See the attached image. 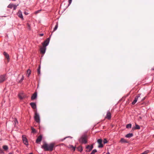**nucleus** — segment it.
<instances>
[{"mask_svg": "<svg viewBox=\"0 0 154 154\" xmlns=\"http://www.w3.org/2000/svg\"><path fill=\"white\" fill-rule=\"evenodd\" d=\"M54 143H51L49 144L45 143L42 146V148L44 149L45 151H52L54 149Z\"/></svg>", "mask_w": 154, "mask_h": 154, "instance_id": "obj_1", "label": "nucleus"}, {"mask_svg": "<svg viewBox=\"0 0 154 154\" xmlns=\"http://www.w3.org/2000/svg\"><path fill=\"white\" fill-rule=\"evenodd\" d=\"M88 137L87 135L86 134H84L82 135L79 139V142L84 144H86L87 143V138Z\"/></svg>", "mask_w": 154, "mask_h": 154, "instance_id": "obj_2", "label": "nucleus"}, {"mask_svg": "<svg viewBox=\"0 0 154 154\" xmlns=\"http://www.w3.org/2000/svg\"><path fill=\"white\" fill-rule=\"evenodd\" d=\"M34 119L35 120L37 123H40V116L39 114L36 111L35 112Z\"/></svg>", "mask_w": 154, "mask_h": 154, "instance_id": "obj_3", "label": "nucleus"}, {"mask_svg": "<svg viewBox=\"0 0 154 154\" xmlns=\"http://www.w3.org/2000/svg\"><path fill=\"white\" fill-rule=\"evenodd\" d=\"M51 35L52 34L50 35L49 37L43 43L42 45L43 47H46L48 45L50 40V38Z\"/></svg>", "mask_w": 154, "mask_h": 154, "instance_id": "obj_4", "label": "nucleus"}, {"mask_svg": "<svg viewBox=\"0 0 154 154\" xmlns=\"http://www.w3.org/2000/svg\"><path fill=\"white\" fill-rule=\"evenodd\" d=\"M22 137L23 143L26 146L28 145V140L26 137H25L24 135H23L22 136Z\"/></svg>", "mask_w": 154, "mask_h": 154, "instance_id": "obj_5", "label": "nucleus"}, {"mask_svg": "<svg viewBox=\"0 0 154 154\" xmlns=\"http://www.w3.org/2000/svg\"><path fill=\"white\" fill-rule=\"evenodd\" d=\"M140 94H139L135 97L134 100L132 103V105L135 104L137 102L138 100V98L140 97Z\"/></svg>", "mask_w": 154, "mask_h": 154, "instance_id": "obj_6", "label": "nucleus"}, {"mask_svg": "<svg viewBox=\"0 0 154 154\" xmlns=\"http://www.w3.org/2000/svg\"><path fill=\"white\" fill-rule=\"evenodd\" d=\"M105 118L108 120H110L111 118V115L109 110H108L106 113Z\"/></svg>", "mask_w": 154, "mask_h": 154, "instance_id": "obj_7", "label": "nucleus"}, {"mask_svg": "<svg viewBox=\"0 0 154 154\" xmlns=\"http://www.w3.org/2000/svg\"><path fill=\"white\" fill-rule=\"evenodd\" d=\"M6 79V75H2L0 76V83L4 82Z\"/></svg>", "mask_w": 154, "mask_h": 154, "instance_id": "obj_8", "label": "nucleus"}, {"mask_svg": "<svg viewBox=\"0 0 154 154\" xmlns=\"http://www.w3.org/2000/svg\"><path fill=\"white\" fill-rule=\"evenodd\" d=\"M93 148V145H91V146L89 145H88L86 147V148L88 149V151L86 150V152H90L91 151Z\"/></svg>", "mask_w": 154, "mask_h": 154, "instance_id": "obj_9", "label": "nucleus"}, {"mask_svg": "<svg viewBox=\"0 0 154 154\" xmlns=\"http://www.w3.org/2000/svg\"><path fill=\"white\" fill-rule=\"evenodd\" d=\"M140 126L138 125L136 123H135V126L132 127V130H138L140 129Z\"/></svg>", "mask_w": 154, "mask_h": 154, "instance_id": "obj_10", "label": "nucleus"}, {"mask_svg": "<svg viewBox=\"0 0 154 154\" xmlns=\"http://www.w3.org/2000/svg\"><path fill=\"white\" fill-rule=\"evenodd\" d=\"M42 136L41 135L39 136L36 140V143H39L42 140Z\"/></svg>", "mask_w": 154, "mask_h": 154, "instance_id": "obj_11", "label": "nucleus"}, {"mask_svg": "<svg viewBox=\"0 0 154 154\" xmlns=\"http://www.w3.org/2000/svg\"><path fill=\"white\" fill-rule=\"evenodd\" d=\"M30 105L33 109H36V105L35 103L31 102L30 103Z\"/></svg>", "mask_w": 154, "mask_h": 154, "instance_id": "obj_12", "label": "nucleus"}, {"mask_svg": "<svg viewBox=\"0 0 154 154\" xmlns=\"http://www.w3.org/2000/svg\"><path fill=\"white\" fill-rule=\"evenodd\" d=\"M37 97V93L36 92H35L32 95L31 97V99L33 100L36 99Z\"/></svg>", "mask_w": 154, "mask_h": 154, "instance_id": "obj_13", "label": "nucleus"}, {"mask_svg": "<svg viewBox=\"0 0 154 154\" xmlns=\"http://www.w3.org/2000/svg\"><path fill=\"white\" fill-rule=\"evenodd\" d=\"M46 47H43L41 48L40 49L41 52L42 54H44L46 51Z\"/></svg>", "mask_w": 154, "mask_h": 154, "instance_id": "obj_14", "label": "nucleus"}, {"mask_svg": "<svg viewBox=\"0 0 154 154\" xmlns=\"http://www.w3.org/2000/svg\"><path fill=\"white\" fill-rule=\"evenodd\" d=\"M18 16L21 19H23V16L22 15V12L20 10H19L17 14Z\"/></svg>", "mask_w": 154, "mask_h": 154, "instance_id": "obj_15", "label": "nucleus"}, {"mask_svg": "<svg viewBox=\"0 0 154 154\" xmlns=\"http://www.w3.org/2000/svg\"><path fill=\"white\" fill-rule=\"evenodd\" d=\"M3 55H4L5 58L7 59V60L9 61V54L6 52L4 51L3 52Z\"/></svg>", "mask_w": 154, "mask_h": 154, "instance_id": "obj_16", "label": "nucleus"}, {"mask_svg": "<svg viewBox=\"0 0 154 154\" xmlns=\"http://www.w3.org/2000/svg\"><path fill=\"white\" fill-rule=\"evenodd\" d=\"M133 136V134L132 133H129L127 134L125 136V137L127 138H130Z\"/></svg>", "mask_w": 154, "mask_h": 154, "instance_id": "obj_17", "label": "nucleus"}, {"mask_svg": "<svg viewBox=\"0 0 154 154\" xmlns=\"http://www.w3.org/2000/svg\"><path fill=\"white\" fill-rule=\"evenodd\" d=\"M22 94H23V93L19 94L18 95L19 98L21 100L23 99L24 98V96H23Z\"/></svg>", "mask_w": 154, "mask_h": 154, "instance_id": "obj_18", "label": "nucleus"}, {"mask_svg": "<svg viewBox=\"0 0 154 154\" xmlns=\"http://www.w3.org/2000/svg\"><path fill=\"white\" fill-rule=\"evenodd\" d=\"M120 141V142L123 143H128V142L123 138H121Z\"/></svg>", "mask_w": 154, "mask_h": 154, "instance_id": "obj_19", "label": "nucleus"}, {"mask_svg": "<svg viewBox=\"0 0 154 154\" xmlns=\"http://www.w3.org/2000/svg\"><path fill=\"white\" fill-rule=\"evenodd\" d=\"M2 148L5 150H6L8 149V146H7L6 145H3L2 146Z\"/></svg>", "mask_w": 154, "mask_h": 154, "instance_id": "obj_20", "label": "nucleus"}, {"mask_svg": "<svg viewBox=\"0 0 154 154\" xmlns=\"http://www.w3.org/2000/svg\"><path fill=\"white\" fill-rule=\"evenodd\" d=\"M131 127V124L130 123L126 125V128H130Z\"/></svg>", "mask_w": 154, "mask_h": 154, "instance_id": "obj_21", "label": "nucleus"}, {"mask_svg": "<svg viewBox=\"0 0 154 154\" xmlns=\"http://www.w3.org/2000/svg\"><path fill=\"white\" fill-rule=\"evenodd\" d=\"M31 70L29 69H28L27 70V76L28 77L31 74Z\"/></svg>", "mask_w": 154, "mask_h": 154, "instance_id": "obj_22", "label": "nucleus"}, {"mask_svg": "<svg viewBox=\"0 0 154 154\" xmlns=\"http://www.w3.org/2000/svg\"><path fill=\"white\" fill-rule=\"evenodd\" d=\"M58 27V24L57 23L53 31H56Z\"/></svg>", "mask_w": 154, "mask_h": 154, "instance_id": "obj_23", "label": "nucleus"}, {"mask_svg": "<svg viewBox=\"0 0 154 154\" xmlns=\"http://www.w3.org/2000/svg\"><path fill=\"white\" fill-rule=\"evenodd\" d=\"M40 68L41 66L40 65H39L38 67V69H37V71L38 72V74H40Z\"/></svg>", "mask_w": 154, "mask_h": 154, "instance_id": "obj_24", "label": "nucleus"}, {"mask_svg": "<svg viewBox=\"0 0 154 154\" xmlns=\"http://www.w3.org/2000/svg\"><path fill=\"white\" fill-rule=\"evenodd\" d=\"M97 142L98 144L102 142V140L101 139H99L97 140Z\"/></svg>", "mask_w": 154, "mask_h": 154, "instance_id": "obj_25", "label": "nucleus"}, {"mask_svg": "<svg viewBox=\"0 0 154 154\" xmlns=\"http://www.w3.org/2000/svg\"><path fill=\"white\" fill-rule=\"evenodd\" d=\"M32 132L33 133H35L36 132V130L33 127H31Z\"/></svg>", "mask_w": 154, "mask_h": 154, "instance_id": "obj_26", "label": "nucleus"}, {"mask_svg": "<svg viewBox=\"0 0 154 154\" xmlns=\"http://www.w3.org/2000/svg\"><path fill=\"white\" fill-rule=\"evenodd\" d=\"M99 145L98 146V148H102L103 147V145L102 144V143H101V144L99 143Z\"/></svg>", "mask_w": 154, "mask_h": 154, "instance_id": "obj_27", "label": "nucleus"}, {"mask_svg": "<svg viewBox=\"0 0 154 154\" xmlns=\"http://www.w3.org/2000/svg\"><path fill=\"white\" fill-rule=\"evenodd\" d=\"M13 4H10L8 6V8H12L13 7Z\"/></svg>", "mask_w": 154, "mask_h": 154, "instance_id": "obj_28", "label": "nucleus"}, {"mask_svg": "<svg viewBox=\"0 0 154 154\" xmlns=\"http://www.w3.org/2000/svg\"><path fill=\"white\" fill-rule=\"evenodd\" d=\"M14 124L15 125V126L16 125V124L18 123V121L16 119H15L14 120Z\"/></svg>", "mask_w": 154, "mask_h": 154, "instance_id": "obj_29", "label": "nucleus"}, {"mask_svg": "<svg viewBox=\"0 0 154 154\" xmlns=\"http://www.w3.org/2000/svg\"><path fill=\"white\" fill-rule=\"evenodd\" d=\"M78 148L79 150V151L80 152H82L83 150L81 146L79 147Z\"/></svg>", "mask_w": 154, "mask_h": 154, "instance_id": "obj_30", "label": "nucleus"}, {"mask_svg": "<svg viewBox=\"0 0 154 154\" xmlns=\"http://www.w3.org/2000/svg\"><path fill=\"white\" fill-rule=\"evenodd\" d=\"M18 5V4L17 5H13V10H15L17 8V7Z\"/></svg>", "mask_w": 154, "mask_h": 154, "instance_id": "obj_31", "label": "nucleus"}, {"mask_svg": "<svg viewBox=\"0 0 154 154\" xmlns=\"http://www.w3.org/2000/svg\"><path fill=\"white\" fill-rule=\"evenodd\" d=\"M97 152V151L96 149H94L92 150L91 153L92 154H94L95 153Z\"/></svg>", "mask_w": 154, "mask_h": 154, "instance_id": "obj_32", "label": "nucleus"}, {"mask_svg": "<svg viewBox=\"0 0 154 154\" xmlns=\"http://www.w3.org/2000/svg\"><path fill=\"white\" fill-rule=\"evenodd\" d=\"M72 0H68L69 4H68V5L66 7V8L68 7L71 4V3H72Z\"/></svg>", "mask_w": 154, "mask_h": 154, "instance_id": "obj_33", "label": "nucleus"}, {"mask_svg": "<svg viewBox=\"0 0 154 154\" xmlns=\"http://www.w3.org/2000/svg\"><path fill=\"white\" fill-rule=\"evenodd\" d=\"M103 143L105 144L106 143H107L108 142V141L106 140V139L105 138L103 140Z\"/></svg>", "mask_w": 154, "mask_h": 154, "instance_id": "obj_34", "label": "nucleus"}, {"mask_svg": "<svg viewBox=\"0 0 154 154\" xmlns=\"http://www.w3.org/2000/svg\"><path fill=\"white\" fill-rule=\"evenodd\" d=\"M24 79V77L23 76V75L22 76V78H21V79L19 81V82L20 83H21L23 81V80Z\"/></svg>", "mask_w": 154, "mask_h": 154, "instance_id": "obj_35", "label": "nucleus"}, {"mask_svg": "<svg viewBox=\"0 0 154 154\" xmlns=\"http://www.w3.org/2000/svg\"><path fill=\"white\" fill-rule=\"evenodd\" d=\"M4 152L3 151L2 149L0 147V154H4Z\"/></svg>", "mask_w": 154, "mask_h": 154, "instance_id": "obj_36", "label": "nucleus"}, {"mask_svg": "<svg viewBox=\"0 0 154 154\" xmlns=\"http://www.w3.org/2000/svg\"><path fill=\"white\" fill-rule=\"evenodd\" d=\"M27 26L28 29H30V25L29 23H27Z\"/></svg>", "mask_w": 154, "mask_h": 154, "instance_id": "obj_37", "label": "nucleus"}, {"mask_svg": "<svg viewBox=\"0 0 154 154\" xmlns=\"http://www.w3.org/2000/svg\"><path fill=\"white\" fill-rule=\"evenodd\" d=\"M149 152V150H147L145 151L144 152H143V153H144V154H147Z\"/></svg>", "mask_w": 154, "mask_h": 154, "instance_id": "obj_38", "label": "nucleus"}, {"mask_svg": "<svg viewBox=\"0 0 154 154\" xmlns=\"http://www.w3.org/2000/svg\"><path fill=\"white\" fill-rule=\"evenodd\" d=\"M70 146L72 148V149L73 150L75 151V147H74L73 145H71Z\"/></svg>", "mask_w": 154, "mask_h": 154, "instance_id": "obj_39", "label": "nucleus"}, {"mask_svg": "<svg viewBox=\"0 0 154 154\" xmlns=\"http://www.w3.org/2000/svg\"><path fill=\"white\" fill-rule=\"evenodd\" d=\"M67 137H70V138H72V137H70V136H69V137H66L64 138H63V139H62V140H62V141H63L64 140H65L66 139V138H67Z\"/></svg>", "mask_w": 154, "mask_h": 154, "instance_id": "obj_40", "label": "nucleus"}, {"mask_svg": "<svg viewBox=\"0 0 154 154\" xmlns=\"http://www.w3.org/2000/svg\"><path fill=\"white\" fill-rule=\"evenodd\" d=\"M39 35L40 36H43L44 34L43 33H41L39 34Z\"/></svg>", "mask_w": 154, "mask_h": 154, "instance_id": "obj_41", "label": "nucleus"}, {"mask_svg": "<svg viewBox=\"0 0 154 154\" xmlns=\"http://www.w3.org/2000/svg\"><path fill=\"white\" fill-rule=\"evenodd\" d=\"M40 11V10H38L37 11H36L35 12V14H37Z\"/></svg>", "mask_w": 154, "mask_h": 154, "instance_id": "obj_42", "label": "nucleus"}, {"mask_svg": "<svg viewBox=\"0 0 154 154\" xmlns=\"http://www.w3.org/2000/svg\"><path fill=\"white\" fill-rule=\"evenodd\" d=\"M24 14H25V15H27V14H28V12H26V11L24 12Z\"/></svg>", "mask_w": 154, "mask_h": 154, "instance_id": "obj_43", "label": "nucleus"}, {"mask_svg": "<svg viewBox=\"0 0 154 154\" xmlns=\"http://www.w3.org/2000/svg\"><path fill=\"white\" fill-rule=\"evenodd\" d=\"M13 154V152H10L8 154Z\"/></svg>", "mask_w": 154, "mask_h": 154, "instance_id": "obj_44", "label": "nucleus"}, {"mask_svg": "<svg viewBox=\"0 0 154 154\" xmlns=\"http://www.w3.org/2000/svg\"><path fill=\"white\" fill-rule=\"evenodd\" d=\"M145 99V97H144V98H143L142 99V100H144Z\"/></svg>", "mask_w": 154, "mask_h": 154, "instance_id": "obj_45", "label": "nucleus"}, {"mask_svg": "<svg viewBox=\"0 0 154 154\" xmlns=\"http://www.w3.org/2000/svg\"><path fill=\"white\" fill-rule=\"evenodd\" d=\"M106 154H110V153L109 152H107Z\"/></svg>", "mask_w": 154, "mask_h": 154, "instance_id": "obj_46", "label": "nucleus"}, {"mask_svg": "<svg viewBox=\"0 0 154 154\" xmlns=\"http://www.w3.org/2000/svg\"><path fill=\"white\" fill-rule=\"evenodd\" d=\"M29 154H33L32 153H29Z\"/></svg>", "mask_w": 154, "mask_h": 154, "instance_id": "obj_47", "label": "nucleus"}]
</instances>
